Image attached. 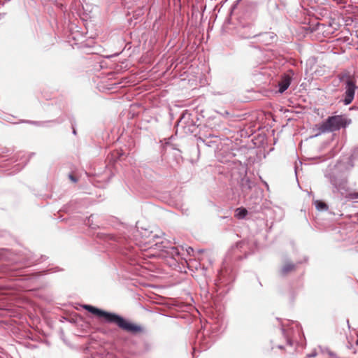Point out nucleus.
Returning a JSON list of instances; mask_svg holds the SVG:
<instances>
[{
	"mask_svg": "<svg viewBox=\"0 0 358 358\" xmlns=\"http://www.w3.org/2000/svg\"><path fill=\"white\" fill-rule=\"evenodd\" d=\"M83 308L99 318H102L105 322L115 324L127 332L137 334L143 330L141 326L129 322L117 314L99 309L90 305H84Z\"/></svg>",
	"mask_w": 358,
	"mask_h": 358,
	"instance_id": "f257e3e1",
	"label": "nucleus"
},
{
	"mask_svg": "<svg viewBox=\"0 0 358 358\" xmlns=\"http://www.w3.org/2000/svg\"><path fill=\"white\" fill-rule=\"evenodd\" d=\"M350 123V120H348L342 115L331 116L320 125V129L322 132L334 131L345 127Z\"/></svg>",
	"mask_w": 358,
	"mask_h": 358,
	"instance_id": "f03ea898",
	"label": "nucleus"
},
{
	"mask_svg": "<svg viewBox=\"0 0 358 358\" xmlns=\"http://www.w3.org/2000/svg\"><path fill=\"white\" fill-rule=\"evenodd\" d=\"M356 76L357 75L355 73L353 75L344 73L341 77V80L344 82L345 84L344 99V103L345 105L351 103L353 101L355 90L357 88L356 85Z\"/></svg>",
	"mask_w": 358,
	"mask_h": 358,
	"instance_id": "7ed1b4c3",
	"label": "nucleus"
},
{
	"mask_svg": "<svg viewBox=\"0 0 358 358\" xmlns=\"http://www.w3.org/2000/svg\"><path fill=\"white\" fill-rule=\"evenodd\" d=\"M143 240L139 241V245L142 250H147V248H151L152 245L158 247V242H155L157 238L159 236L157 234H153L152 231L148 232V234H145L141 237ZM160 248V246H159Z\"/></svg>",
	"mask_w": 358,
	"mask_h": 358,
	"instance_id": "20e7f679",
	"label": "nucleus"
},
{
	"mask_svg": "<svg viewBox=\"0 0 358 358\" xmlns=\"http://www.w3.org/2000/svg\"><path fill=\"white\" fill-rule=\"evenodd\" d=\"M294 72L292 70L288 71L286 73L281 76L280 80L278 81L280 93H283L290 85Z\"/></svg>",
	"mask_w": 358,
	"mask_h": 358,
	"instance_id": "39448f33",
	"label": "nucleus"
},
{
	"mask_svg": "<svg viewBox=\"0 0 358 358\" xmlns=\"http://www.w3.org/2000/svg\"><path fill=\"white\" fill-rule=\"evenodd\" d=\"M295 270V265L291 262H286L281 268L282 274L286 275Z\"/></svg>",
	"mask_w": 358,
	"mask_h": 358,
	"instance_id": "423d86ee",
	"label": "nucleus"
},
{
	"mask_svg": "<svg viewBox=\"0 0 358 358\" xmlns=\"http://www.w3.org/2000/svg\"><path fill=\"white\" fill-rule=\"evenodd\" d=\"M166 253L171 255L173 259H176L177 257L180 255L179 249L176 247H171L166 250Z\"/></svg>",
	"mask_w": 358,
	"mask_h": 358,
	"instance_id": "0eeeda50",
	"label": "nucleus"
},
{
	"mask_svg": "<svg viewBox=\"0 0 358 358\" xmlns=\"http://www.w3.org/2000/svg\"><path fill=\"white\" fill-rule=\"evenodd\" d=\"M236 213L235 215V217H237L238 219H243L248 214V210L244 208H238L236 210Z\"/></svg>",
	"mask_w": 358,
	"mask_h": 358,
	"instance_id": "6e6552de",
	"label": "nucleus"
},
{
	"mask_svg": "<svg viewBox=\"0 0 358 358\" xmlns=\"http://www.w3.org/2000/svg\"><path fill=\"white\" fill-rule=\"evenodd\" d=\"M315 206L318 210H327L328 209L327 205L322 201H316Z\"/></svg>",
	"mask_w": 358,
	"mask_h": 358,
	"instance_id": "1a4fd4ad",
	"label": "nucleus"
},
{
	"mask_svg": "<svg viewBox=\"0 0 358 358\" xmlns=\"http://www.w3.org/2000/svg\"><path fill=\"white\" fill-rule=\"evenodd\" d=\"M346 198L350 199H358V192L349 193L346 196Z\"/></svg>",
	"mask_w": 358,
	"mask_h": 358,
	"instance_id": "9d476101",
	"label": "nucleus"
},
{
	"mask_svg": "<svg viewBox=\"0 0 358 358\" xmlns=\"http://www.w3.org/2000/svg\"><path fill=\"white\" fill-rule=\"evenodd\" d=\"M69 178H70L73 182H76V181H77L76 178L73 175H70V176H69Z\"/></svg>",
	"mask_w": 358,
	"mask_h": 358,
	"instance_id": "9b49d317",
	"label": "nucleus"
},
{
	"mask_svg": "<svg viewBox=\"0 0 358 358\" xmlns=\"http://www.w3.org/2000/svg\"><path fill=\"white\" fill-rule=\"evenodd\" d=\"M187 252L188 254H190L191 252H193V248H191V247H189L187 249Z\"/></svg>",
	"mask_w": 358,
	"mask_h": 358,
	"instance_id": "f8f14e48",
	"label": "nucleus"
},
{
	"mask_svg": "<svg viewBox=\"0 0 358 358\" xmlns=\"http://www.w3.org/2000/svg\"><path fill=\"white\" fill-rule=\"evenodd\" d=\"M357 76H358V74H357Z\"/></svg>",
	"mask_w": 358,
	"mask_h": 358,
	"instance_id": "ddd939ff",
	"label": "nucleus"
}]
</instances>
